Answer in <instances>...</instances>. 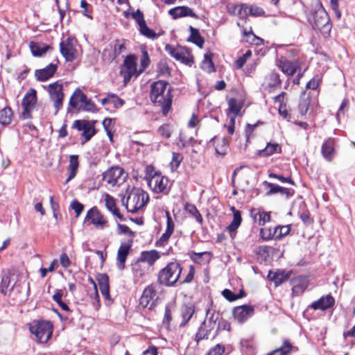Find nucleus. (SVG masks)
Segmentation results:
<instances>
[{"label": "nucleus", "mask_w": 355, "mask_h": 355, "mask_svg": "<svg viewBox=\"0 0 355 355\" xmlns=\"http://www.w3.org/2000/svg\"><path fill=\"white\" fill-rule=\"evenodd\" d=\"M212 331L213 330H209V328L204 325L202 323L196 334L197 341L198 342L200 340L205 338L208 339L211 336H212Z\"/></svg>", "instance_id": "45"}, {"label": "nucleus", "mask_w": 355, "mask_h": 355, "mask_svg": "<svg viewBox=\"0 0 355 355\" xmlns=\"http://www.w3.org/2000/svg\"><path fill=\"white\" fill-rule=\"evenodd\" d=\"M159 252L155 250L142 252L138 262L135 266V272L137 274L138 273V267H139L140 262H146L148 265L153 266L155 262L159 259Z\"/></svg>", "instance_id": "19"}, {"label": "nucleus", "mask_w": 355, "mask_h": 355, "mask_svg": "<svg viewBox=\"0 0 355 355\" xmlns=\"http://www.w3.org/2000/svg\"><path fill=\"white\" fill-rule=\"evenodd\" d=\"M47 90L51 100L53 101V106L55 110L54 114L56 115L63 105L64 93L62 84L59 81H56L49 85Z\"/></svg>", "instance_id": "8"}, {"label": "nucleus", "mask_w": 355, "mask_h": 355, "mask_svg": "<svg viewBox=\"0 0 355 355\" xmlns=\"http://www.w3.org/2000/svg\"><path fill=\"white\" fill-rule=\"evenodd\" d=\"M71 207L76 212V217L78 218L84 209V205L78 200H74L71 203Z\"/></svg>", "instance_id": "63"}, {"label": "nucleus", "mask_w": 355, "mask_h": 355, "mask_svg": "<svg viewBox=\"0 0 355 355\" xmlns=\"http://www.w3.org/2000/svg\"><path fill=\"white\" fill-rule=\"evenodd\" d=\"M127 178L124 170L119 166H112L103 173V180L112 187L119 186Z\"/></svg>", "instance_id": "7"}, {"label": "nucleus", "mask_w": 355, "mask_h": 355, "mask_svg": "<svg viewBox=\"0 0 355 355\" xmlns=\"http://www.w3.org/2000/svg\"><path fill=\"white\" fill-rule=\"evenodd\" d=\"M36 102V91L33 89H31L26 93L21 103L23 107L21 116L24 119H28L32 117L31 112L34 109Z\"/></svg>", "instance_id": "11"}, {"label": "nucleus", "mask_w": 355, "mask_h": 355, "mask_svg": "<svg viewBox=\"0 0 355 355\" xmlns=\"http://www.w3.org/2000/svg\"><path fill=\"white\" fill-rule=\"evenodd\" d=\"M148 194L142 189L133 187L128 192V196L122 198V202L125 205L128 211L137 213L148 202Z\"/></svg>", "instance_id": "2"}, {"label": "nucleus", "mask_w": 355, "mask_h": 355, "mask_svg": "<svg viewBox=\"0 0 355 355\" xmlns=\"http://www.w3.org/2000/svg\"><path fill=\"white\" fill-rule=\"evenodd\" d=\"M186 209L191 216H193L196 218L198 223H199L200 224L202 223V217L199 211L196 207V206L193 205H188L186 207Z\"/></svg>", "instance_id": "48"}, {"label": "nucleus", "mask_w": 355, "mask_h": 355, "mask_svg": "<svg viewBox=\"0 0 355 355\" xmlns=\"http://www.w3.org/2000/svg\"><path fill=\"white\" fill-rule=\"evenodd\" d=\"M291 232L290 225L277 226L274 229L275 232V239L280 240L284 236L288 235Z\"/></svg>", "instance_id": "46"}, {"label": "nucleus", "mask_w": 355, "mask_h": 355, "mask_svg": "<svg viewBox=\"0 0 355 355\" xmlns=\"http://www.w3.org/2000/svg\"><path fill=\"white\" fill-rule=\"evenodd\" d=\"M157 299V291L155 286L153 284L148 285L144 290L139 299V305L143 308H148L149 310H153L155 307V300Z\"/></svg>", "instance_id": "12"}, {"label": "nucleus", "mask_w": 355, "mask_h": 355, "mask_svg": "<svg viewBox=\"0 0 355 355\" xmlns=\"http://www.w3.org/2000/svg\"><path fill=\"white\" fill-rule=\"evenodd\" d=\"M168 14L175 19L185 17L198 19V15L188 6L175 7L169 10Z\"/></svg>", "instance_id": "21"}, {"label": "nucleus", "mask_w": 355, "mask_h": 355, "mask_svg": "<svg viewBox=\"0 0 355 355\" xmlns=\"http://www.w3.org/2000/svg\"><path fill=\"white\" fill-rule=\"evenodd\" d=\"M103 125L109 136L110 139H112V128L113 125V121L112 119L106 118L103 121Z\"/></svg>", "instance_id": "62"}, {"label": "nucleus", "mask_w": 355, "mask_h": 355, "mask_svg": "<svg viewBox=\"0 0 355 355\" xmlns=\"http://www.w3.org/2000/svg\"><path fill=\"white\" fill-rule=\"evenodd\" d=\"M189 31L191 32V41L195 43L198 46L202 48L204 44L205 40L203 37L200 36L198 29L190 26Z\"/></svg>", "instance_id": "40"}, {"label": "nucleus", "mask_w": 355, "mask_h": 355, "mask_svg": "<svg viewBox=\"0 0 355 355\" xmlns=\"http://www.w3.org/2000/svg\"><path fill=\"white\" fill-rule=\"evenodd\" d=\"M16 276L11 270H7L2 277L1 282V291L3 294L10 292L15 286Z\"/></svg>", "instance_id": "18"}, {"label": "nucleus", "mask_w": 355, "mask_h": 355, "mask_svg": "<svg viewBox=\"0 0 355 355\" xmlns=\"http://www.w3.org/2000/svg\"><path fill=\"white\" fill-rule=\"evenodd\" d=\"M335 304L334 298L331 295L321 297L318 300L313 302L310 307L314 310L324 311L333 306Z\"/></svg>", "instance_id": "23"}, {"label": "nucleus", "mask_w": 355, "mask_h": 355, "mask_svg": "<svg viewBox=\"0 0 355 355\" xmlns=\"http://www.w3.org/2000/svg\"><path fill=\"white\" fill-rule=\"evenodd\" d=\"M309 20L313 29L318 30L324 37L329 36L331 30L330 18L321 4L317 6Z\"/></svg>", "instance_id": "3"}, {"label": "nucleus", "mask_w": 355, "mask_h": 355, "mask_svg": "<svg viewBox=\"0 0 355 355\" xmlns=\"http://www.w3.org/2000/svg\"><path fill=\"white\" fill-rule=\"evenodd\" d=\"M220 320V316L219 313L212 311L210 309L207 311V316L203 322V324L209 328V330L214 331L212 338L216 336L218 331L220 329V324H218Z\"/></svg>", "instance_id": "16"}, {"label": "nucleus", "mask_w": 355, "mask_h": 355, "mask_svg": "<svg viewBox=\"0 0 355 355\" xmlns=\"http://www.w3.org/2000/svg\"><path fill=\"white\" fill-rule=\"evenodd\" d=\"M243 34L247 37L246 41L254 44L255 45H260L262 43V40L257 37L250 29L249 31H244Z\"/></svg>", "instance_id": "49"}, {"label": "nucleus", "mask_w": 355, "mask_h": 355, "mask_svg": "<svg viewBox=\"0 0 355 355\" xmlns=\"http://www.w3.org/2000/svg\"><path fill=\"white\" fill-rule=\"evenodd\" d=\"M229 143L230 139L227 137H223L218 140L215 147L216 153L220 155H226L229 148Z\"/></svg>", "instance_id": "37"}, {"label": "nucleus", "mask_w": 355, "mask_h": 355, "mask_svg": "<svg viewBox=\"0 0 355 355\" xmlns=\"http://www.w3.org/2000/svg\"><path fill=\"white\" fill-rule=\"evenodd\" d=\"M56 4L59 10L60 17L62 19L66 10L69 9L68 0H56Z\"/></svg>", "instance_id": "56"}, {"label": "nucleus", "mask_w": 355, "mask_h": 355, "mask_svg": "<svg viewBox=\"0 0 355 355\" xmlns=\"http://www.w3.org/2000/svg\"><path fill=\"white\" fill-rule=\"evenodd\" d=\"M78 165V156L76 155H71L69 165V175L66 180L65 184H67L70 180L75 178L77 173Z\"/></svg>", "instance_id": "33"}, {"label": "nucleus", "mask_w": 355, "mask_h": 355, "mask_svg": "<svg viewBox=\"0 0 355 355\" xmlns=\"http://www.w3.org/2000/svg\"><path fill=\"white\" fill-rule=\"evenodd\" d=\"M60 51L67 62L73 61L78 55L76 42L71 37L60 42Z\"/></svg>", "instance_id": "10"}, {"label": "nucleus", "mask_w": 355, "mask_h": 355, "mask_svg": "<svg viewBox=\"0 0 355 355\" xmlns=\"http://www.w3.org/2000/svg\"><path fill=\"white\" fill-rule=\"evenodd\" d=\"M57 64H50L43 69L35 70V76L37 80L46 81L53 77L57 70Z\"/></svg>", "instance_id": "24"}, {"label": "nucleus", "mask_w": 355, "mask_h": 355, "mask_svg": "<svg viewBox=\"0 0 355 355\" xmlns=\"http://www.w3.org/2000/svg\"><path fill=\"white\" fill-rule=\"evenodd\" d=\"M105 202L106 207L107 208V209L110 211L112 212V211H114L116 209H117L116 207L115 200L110 195H109V194H105Z\"/></svg>", "instance_id": "59"}, {"label": "nucleus", "mask_w": 355, "mask_h": 355, "mask_svg": "<svg viewBox=\"0 0 355 355\" xmlns=\"http://www.w3.org/2000/svg\"><path fill=\"white\" fill-rule=\"evenodd\" d=\"M242 108V103L234 98H231L228 101V111L230 114L237 116L239 114Z\"/></svg>", "instance_id": "38"}, {"label": "nucleus", "mask_w": 355, "mask_h": 355, "mask_svg": "<svg viewBox=\"0 0 355 355\" xmlns=\"http://www.w3.org/2000/svg\"><path fill=\"white\" fill-rule=\"evenodd\" d=\"M248 12L249 6L244 3L235 5L230 10V13L235 14L241 19L249 15Z\"/></svg>", "instance_id": "35"}, {"label": "nucleus", "mask_w": 355, "mask_h": 355, "mask_svg": "<svg viewBox=\"0 0 355 355\" xmlns=\"http://www.w3.org/2000/svg\"><path fill=\"white\" fill-rule=\"evenodd\" d=\"M130 248L131 244L129 243H122L120 245L117 252V261L119 269H124L126 258L129 254Z\"/></svg>", "instance_id": "28"}, {"label": "nucleus", "mask_w": 355, "mask_h": 355, "mask_svg": "<svg viewBox=\"0 0 355 355\" xmlns=\"http://www.w3.org/2000/svg\"><path fill=\"white\" fill-rule=\"evenodd\" d=\"M80 7L83 9L82 14L87 18L92 19V12L89 9L91 6L87 3L86 0H81Z\"/></svg>", "instance_id": "60"}, {"label": "nucleus", "mask_w": 355, "mask_h": 355, "mask_svg": "<svg viewBox=\"0 0 355 355\" xmlns=\"http://www.w3.org/2000/svg\"><path fill=\"white\" fill-rule=\"evenodd\" d=\"M29 46L31 53L34 56H42L50 49L49 45H41L33 42H31Z\"/></svg>", "instance_id": "36"}, {"label": "nucleus", "mask_w": 355, "mask_h": 355, "mask_svg": "<svg viewBox=\"0 0 355 355\" xmlns=\"http://www.w3.org/2000/svg\"><path fill=\"white\" fill-rule=\"evenodd\" d=\"M335 141L333 139H329L322 146V154L324 159L331 161L334 154Z\"/></svg>", "instance_id": "31"}, {"label": "nucleus", "mask_w": 355, "mask_h": 355, "mask_svg": "<svg viewBox=\"0 0 355 355\" xmlns=\"http://www.w3.org/2000/svg\"><path fill=\"white\" fill-rule=\"evenodd\" d=\"M252 306L243 305L236 306L233 310V315L239 323H243L254 314Z\"/></svg>", "instance_id": "17"}, {"label": "nucleus", "mask_w": 355, "mask_h": 355, "mask_svg": "<svg viewBox=\"0 0 355 355\" xmlns=\"http://www.w3.org/2000/svg\"><path fill=\"white\" fill-rule=\"evenodd\" d=\"M85 220H90L96 229L103 230L107 225L106 218L96 207L91 208L87 213Z\"/></svg>", "instance_id": "14"}, {"label": "nucleus", "mask_w": 355, "mask_h": 355, "mask_svg": "<svg viewBox=\"0 0 355 355\" xmlns=\"http://www.w3.org/2000/svg\"><path fill=\"white\" fill-rule=\"evenodd\" d=\"M121 75L123 77L126 84L134 76H139V69L137 67V57L134 55H128L124 60L123 64L121 67Z\"/></svg>", "instance_id": "9"}, {"label": "nucleus", "mask_w": 355, "mask_h": 355, "mask_svg": "<svg viewBox=\"0 0 355 355\" xmlns=\"http://www.w3.org/2000/svg\"><path fill=\"white\" fill-rule=\"evenodd\" d=\"M73 127L79 131H83L82 136L85 141H88L96 134L94 124L87 121L76 120Z\"/></svg>", "instance_id": "15"}, {"label": "nucleus", "mask_w": 355, "mask_h": 355, "mask_svg": "<svg viewBox=\"0 0 355 355\" xmlns=\"http://www.w3.org/2000/svg\"><path fill=\"white\" fill-rule=\"evenodd\" d=\"M29 329L31 334L35 336L37 340L41 343H46L53 334V325L49 321H34Z\"/></svg>", "instance_id": "5"}, {"label": "nucleus", "mask_w": 355, "mask_h": 355, "mask_svg": "<svg viewBox=\"0 0 355 355\" xmlns=\"http://www.w3.org/2000/svg\"><path fill=\"white\" fill-rule=\"evenodd\" d=\"M139 31L141 34H142L148 38L154 39L157 37L156 33L153 30L149 28L146 26V23L139 27Z\"/></svg>", "instance_id": "55"}, {"label": "nucleus", "mask_w": 355, "mask_h": 355, "mask_svg": "<svg viewBox=\"0 0 355 355\" xmlns=\"http://www.w3.org/2000/svg\"><path fill=\"white\" fill-rule=\"evenodd\" d=\"M165 50L176 60L181 61L184 63L189 61L187 50L181 46L174 47L171 45L167 44L165 46Z\"/></svg>", "instance_id": "20"}, {"label": "nucleus", "mask_w": 355, "mask_h": 355, "mask_svg": "<svg viewBox=\"0 0 355 355\" xmlns=\"http://www.w3.org/2000/svg\"><path fill=\"white\" fill-rule=\"evenodd\" d=\"M310 101L311 99L309 95H306L305 93H303L300 97L299 103V111L302 115H305L307 113Z\"/></svg>", "instance_id": "39"}, {"label": "nucleus", "mask_w": 355, "mask_h": 355, "mask_svg": "<svg viewBox=\"0 0 355 355\" xmlns=\"http://www.w3.org/2000/svg\"><path fill=\"white\" fill-rule=\"evenodd\" d=\"M207 355H225V347L218 344Z\"/></svg>", "instance_id": "64"}, {"label": "nucleus", "mask_w": 355, "mask_h": 355, "mask_svg": "<svg viewBox=\"0 0 355 355\" xmlns=\"http://www.w3.org/2000/svg\"><path fill=\"white\" fill-rule=\"evenodd\" d=\"M166 231L161 237L159 239V243L161 245H164L165 243H166L170 239L171 236L172 235L173 231L175 225L174 223L172 220V218L171 217L170 213L166 211Z\"/></svg>", "instance_id": "27"}, {"label": "nucleus", "mask_w": 355, "mask_h": 355, "mask_svg": "<svg viewBox=\"0 0 355 355\" xmlns=\"http://www.w3.org/2000/svg\"><path fill=\"white\" fill-rule=\"evenodd\" d=\"M283 355H288L293 350L297 351L298 348L297 347H294L291 345V343L288 340H284L282 345L277 348Z\"/></svg>", "instance_id": "47"}, {"label": "nucleus", "mask_w": 355, "mask_h": 355, "mask_svg": "<svg viewBox=\"0 0 355 355\" xmlns=\"http://www.w3.org/2000/svg\"><path fill=\"white\" fill-rule=\"evenodd\" d=\"M194 307L193 306L184 305L182 307L181 315L183 320L180 326L185 325V324L191 319L194 313Z\"/></svg>", "instance_id": "41"}, {"label": "nucleus", "mask_w": 355, "mask_h": 355, "mask_svg": "<svg viewBox=\"0 0 355 355\" xmlns=\"http://www.w3.org/2000/svg\"><path fill=\"white\" fill-rule=\"evenodd\" d=\"M183 157L180 153H173L172 160L170 163L171 168L172 171L176 170L179 166L181 162L182 161Z\"/></svg>", "instance_id": "50"}, {"label": "nucleus", "mask_w": 355, "mask_h": 355, "mask_svg": "<svg viewBox=\"0 0 355 355\" xmlns=\"http://www.w3.org/2000/svg\"><path fill=\"white\" fill-rule=\"evenodd\" d=\"M249 15L253 17H260L263 16L265 14V12L263 8L257 6H249Z\"/></svg>", "instance_id": "61"}, {"label": "nucleus", "mask_w": 355, "mask_h": 355, "mask_svg": "<svg viewBox=\"0 0 355 355\" xmlns=\"http://www.w3.org/2000/svg\"><path fill=\"white\" fill-rule=\"evenodd\" d=\"M267 85L270 88H275L280 87L282 85V80L279 75L276 72H271L266 78Z\"/></svg>", "instance_id": "42"}, {"label": "nucleus", "mask_w": 355, "mask_h": 355, "mask_svg": "<svg viewBox=\"0 0 355 355\" xmlns=\"http://www.w3.org/2000/svg\"><path fill=\"white\" fill-rule=\"evenodd\" d=\"M292 291L294 295H300L304 293L308 286V280L304 277H294L291 281Z\"/></svg>", "instance_id": "26"}, {"label": "nucleus", "mask_w": 355, "mask_h": 355, "mask_svg": "<svg viewBox=\"0 0 355 355\" xmlns=\"http://www.w3.org/2000/svg\"><path fill=\"white\" fill-rule=\"evenodd\" d=\"M281 150V147L277 143H268L266 148L259 151V155L261 156H270L274 153Z\"/></svg>", "instance_id": "44"}, {"label": "nucleus", "mask_w": 355, "mask_h": 355, "mask_svg": "<svg viewBox=\"0 0 355 355\" xmlns=\"http://www.w3.org/2000/svg\"><path fill=\"white\" fill-rule=\"evenodd\" d=\"M110 103L112 104L115 108H119L125 104V101L119 98L116 95L110 94Z\"/></svg>", "instance_id": "58"}, {"label": "nucleus", "mask_w": 355, "mask_h": 355, "mask_svg": "<svg viewBox=\"0 0 355 355\" xmlns=\"http://www.w3.org/2000/svg\"><path fill=\"white\" fill-rule=\"evenodd\" d=\"M277 67L288 76H293L300 67L297 60H289L284 56H280L277 60Z\"/></svg>", "instance_id": "13"}, {"label": "nucleus", "mask_w": 355, "mask_h": 355, "mask_svg": "<svg viewBox=\"0 0 355 355\" xmlns=\"http://www.w3.org/2000/svg\"><path fill=\"white\" fill-rule=\"evenodd\" d=\"M150 98L151 101L161 107L164 115H166L171 108L173 95L168 83L164 80L154 82L150 86Z\"/></svg>", "instance_id": "1"}, {"label": "nucleus", "mask_w": 355, "mask_h": 355, "mask_svg": "<svg viewBox=\"0 0 355 355\" xmlns=\"http://www.w3.org/2000/svg\"><path fill=\"white\" fill-rule=\"evenodd\" d=\"M146 180L148 187L154 193L167 194L170 191L168 179L161 173L150 175Z\"/></svg>", "instance_id": "6"}, {"label": "nucleus", "mask_w": 355, "mask_h": 355, "mask_svg": "<svg viewBox=\"0 0 355 355\" xmlns=\"http://www.w3.org/2000/svg\"><path fill=\"white\" fill-rule=\"evenodd\" d=\"M84 101H86V95L78 88L71 95L69 100V105L73 108L77 109L80 107L79 103H82Z\"/></svg>", "instance_id": "32"}, {"label": "nucleus", "mask_w": 355, "mask_h": 355, "mask_svg": "<svg viewBox=\"0 0 355 355\" xmlns=\"http://www.w3.org/2000/svg\"><path fill=\"white\" fill-rule=\"evenodd\" d=\"M250 216L255 223L259 226L264 225L270 220V212H266L261 209H252L250 211Z\"/></svg>", "instance_id": "25"}, {"label": "nucleus", "mask_w": 355, "mask_h": 355, "mask_svg": "<svg viewBox=\"0 0 355 355\" xmlns=\"http://www.w3.org/2000/svg\"><path fill=\"white\" fill-rule=\"evenodd\" d=\"M230 210L233 213V220L226 227V230L229 232L230 237L233 239L236 236L237 229L241 223L242 218L241 211L236 209L234 207H232Z\"/></svg>", "instance_id": "22"}, {"label": "nucleus", "mask_w": 355, "mask_h": 355, "mask_svg": "<svg viewBox=\"0 0 355 355\" xmlns=\"http://www.w3.org/2000/svg\"><path fill=\"white\" fill-rule=\"evenodd\" d=\"M99 289L102 295L106 300L110 299L109 277L106 274H101L98 277Z\"/></svg>", "instance_id": "30"}, {"label": "nucleus", "mask_w": 355, "mask_h": 355, "mask_svg": "<svg viewBox=\"0 0 355 355\" xmlns=\"http://www.w3.org/2000/svg\"><path fill=\"white\" fill-rule=\"evenodd\" d=\"M202 69L207 70L208 71H212L214 70V64L211 60V55L210 53H206L205 55L202 62Z\"/></svg>", "instance_id": "53"}, {"label": "nucleus", "mask_w": 355, "mask_h": 355, "mask_svg": "<svg viewBox=\"0 0 355 355\" xmlns=\"http://www.w3.org/2000/svg\"><path fill=\"white\" fill-rule=\"evenodd\" d=\"M182 268L177 262L168 263L158 273L157 282L166 286H173L178 282Z\"/></svg>", "instance_id": "4"}, {"label": "nucleus", "mask_w": 355, "mask_h": 355, "mask_svg": "<svg viewBox=\"0 0 355 355\" xmlns=\"http://www.w3.org/2000/svg\"><path fill=\"white\" fill-rule=\"evenodd\" d=\"M79 109L85 111L94 112L96 110V105L91 100H88L86 97V101L82 102Z\"/></svg>", "instance_id": "57"}, {"label": "nucleus", "mask_w": 355, "mask_h": 355, "mask_svg": "<svg viewBox=\"0 0 355 355\" xmlns=\"http://www.w3.org/2000/svg\"><path fill=\"white\" fill-rule=\"evenodd\" d=\"M260 236L262 239L268 241L273 238L275 239V232H274V230L270 228H261L260 230Z\"/></svg>", "instance_id": "51"}, {"label": "nucleus", "mask_w": 355, "mask_h": 355, "mask_svg": "<svg viewBox=\"0 0 355 355\" xmlns=\"http://www.w3.org/2000/svg\"><path fill=\"white\" fill-rule=\"evenodd\" d=\"M291 272L284 270H277L276 272L270 271L268 278L274 282L276 286L281 285L290 277Z\"/></svg>", "instance_id": "29"}, {"label": "nucleus", "mask_w": 355, "mask_h": 355, "mask_svg": "<svg viewBox=\"0 0 355 355\" xmlns=\"http://www.w3.org/2000/svg\"><path fill=\"white\" fill-rule=\"evenodd\" d=\"M268 187H270V190L268 191L269 194L281 193L282 194L286 195L287 197L293 195V193L289 189L284 188L272 183H268Z\"/></svg>", "instance_id": "43"}, {"label": "nucleus", "mask_w": 355, "mask_h": 355, "mask_svg": "<svg viewBox=\"0 0 355 355\" xmlns=\"http://www.w3.org/2000/svg\"><path fill=\"white\" fill-rule=\"evenodd\" d=\"M13 117V113L10 107H6L0 110V123L3 125H9Z\"/></svg>", "instance_id": "34"}, {"label": "nucleus", "mask_w": 355, "mask_h": 355, "mask_svg": "<svg viewBox=\"0 0 355 355\" xmlns=\"http://www.w3.org/2000/svg\"><path fill=\"white\" fill-rule=\"evenodd\" d=\"M150 63V59L146 51H142V55L140 60V67L139 68V73H142Z\"/></svg>", "instance_id": "52"}, {"label": "nucleus", "mask_w": 355, "mask_h": 355, "mask_svg": "<svg viewBox=\"0 0 355 355\" xmlns=\"http://www.w3.org/2000/svg\"><path fill=\"white\" fill-rule=\"evenodd\" d=\"M349 107V101L348 98H344L340 105L338 111L336 114V117L338 120L340 119L342 116L345 115L346 111L348 110Z\"/></svg>", "instance_id": "54"}]
</instances>
